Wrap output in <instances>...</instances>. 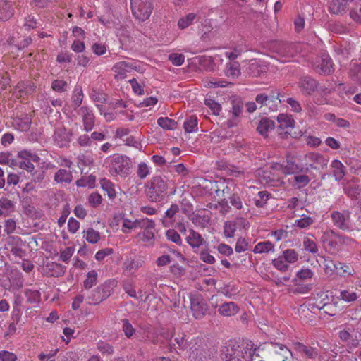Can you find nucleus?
<instances>
[{
  "label": "nucleus",
  "instance_id": "obj_1",
  "mask_svg": "<svg viewBox=\"0 0 361 361\" xmlns=\"http://www.w3.org/2000/svg\"><path fill=\"white\" fill-rule=\"evenodd\" d=\"M112 176L127 177L130 172L132 162L129 157L115 154L105 159L104 164Z\"/></svg>",
  "mask_w": 361,
  "mask_h": 361
},
{
  "label": "nucleus",
  "instance_id": "obj_2",
  "mask_svg": "<svg viewBox=\"0 0 361 361\" xmlns=\"http://www.w3.org/2000/svg\"><path fill=\"white\" fill-rule=\"evenodd\" d=\"M168 190V180L165 177L154 176L145 185V192L150 202H158L164 199Z\"/></svg>",
  "mask_w": 361,
  "mask_h": 361
},
{
  "label": "nucleus",
  "instance_id": "obj_3",
  "mask_svg": "<svg viewBox=\"0 0 361 361\" xmlns=\"http://www.w3.org/2000/svg\"><path fill=\"white\" fill-rule=\"evenodd\" d=\"M338 337L349 348L361 345V333L353 324L341 326L338 331Z\"/></svg>",
  "mask_w": 361,
  "mask_h": 361
},
{
  "label": "nucleus",
  "instance_id": "obj_4",
  "mask_svg": "<svg viewBox=\"0 0 361 361\" xmlns=\"http://www.w3.org/2000/svg\"><path fill=\"white\" fill-rule=\"evenodd\" d=\"M273 49L272 57L283 63L290 61L297 52L295 46L288 42L276 43Z\"/></svg>",
  "mask_w": 361,
  "mask_h": 361
},
{
  "label": "nucleus",
  "instance_id": "obj_5",
  "mask_svg": "<svg viewBox=\"0 0 361 361\" xmlns=\"http://www.w3.org/2000/svg\"><path fill=\"white\" fill-rule=\"evenodd\" d=\"M130 6L133 16L140 21L148 19L152 13L151 0H130Z\"/></svg>",
  "mask_w": 361,
  "mask_h": 361
},
{
  "label": "nucleus",
  "instance_id": "obj_6",
  "mask_svg": "<svg viewBox=\"0 0 361 361\" xmlns=\"http://www.w3.org/2000/svg\"><path fill=\"white\" fill-rule=\"evenodd\" d=\"M255 349H253L251 343H247L243 350H231L226 348L224 361H252Z\"/></svg>",
  "mask_w": 361,
  "mask_h": 361
},
{
  "label": "nucleus",
  "instance_id": "obj_7",
  "mask_svg": "<svg viewBox=\"0 0 361 361\" xmlns=\"http://www.w3.org/2000/svg\"><path fill=\"white\" fill-rule=\"evenodd\" d=\"M138 228L142 229L137 236L148 245H152L154 241L155 223L152 219L145 218L140 219Z\"/></svg>",
  "mask_w": 361,
  "mask_h": 361
},
{
  "label": "nucleus",
  "instance_id": "obj_8",
  "mask_svg": "<svg viewBox=\"0 0 361 361\" xmlns=\"http://www.w3.org/2000/svg\"><path fill=\"white\" fill-rule=\"evenodd\" d=\"M331 219L334 225L339 229L344 231H353L350 211H333L331 213Z\"/></svg>",
  "mask_w": 361,
  "mask_h": 361
},
{
  "label": "nucleus",
  "instance_id": "obj_9",
  "mask_svg": "<svg viewBox=\"0 0 361 361\" xmlns=\"http://www.w3.org/2000/svg\"><path fill=\"white\" fill-rule=\"evenodd\" d=\"M305 171H309L310 169L319 170L327 166L328 159L322 154L317 152H308L304 156Z\"/></svg>",
  "mask_w": 361,
  "mask_h": 361
},
{
  "label": "nucleus",
  "instance_id": "obj_10",
  "mask_svg": "<svg viewBox=\"0 0 361 361\" xmlns=\"http://www.w3.org/2000/svg\"><path fill=\"white\" fill-rule=\"evenodd\" d=\"M18 157L22 159L19 163V166L22 169H25L28 172H33L35 166L32 162H39V157L35 154L32 153L27 150H23L18 152Z\"/></svg>",
  "mask_w": 361,
  "mask_h": 361
},
{
  "label": "nucleus",
  "instance_id": "obj_11",
  "mask_svg": "<svg viewBox=\"0 0 361 361\" xmlns=\"http://www.w3.org/2000/svg\"><path fill=\"white\" fill-rule=\"evenodd\" d=\"M231 118L227 121L226 125L228 128H233L238 125L240 121V116L243 112V102L238 97L233 98L231 100Z\"/></svg>",
  "mask_w": 361,
  "mask_h": 361
},
{
  "label": "nucleus",
  "instance_id": "obj_12",
  "mask_svg": "<svg viewBox=\"0 0 361 361\" xmlns=\"http://www.w3.org/2000/svg\"><path fill=\"white\" fill-rule=\"evenodd\" d=\"M77 114L80 116L82 124L83 130L88 133L94 127L95 116L92 109L86 106H82L77 110Z\"/></svg>",
  "mask_w": 361,
  "mask_h": 361
},
{
  "label": "nucleus",
  "instance_id": "obj_13",
  "mask_svg": "<svg viewBox=\"0 0 361 361\" xmlns=\"http://www.w3.org/2000/svg\"><path fill=\"white\" fill-rule=\"evenodd\" d=\"M136 68L135 63L122 61L116 63L112 68V71L115 73L116 79H124L126 77L127 73Z\"/></svg>",
  "mask_w": 361,
  "mask_h": 361
},
{
  "label": "nucleus",
  "instance_id": "obj_14",
  "mask_svg": "<svg viewBox=\"0 0 361 361\" xmlns=\"http://www.w3.org/2000/svg\"><path fill=\"white\" fill-rule=\"evenodd\" d=\"M298 87L302 94L310 95L317 89L318 82L312 78L305 75L300 78Z\"/></svg>",
  "mask_w": 361,
  "mask_h": 361
},
{
  "label": "nucleus",
  "instance_id": "obj_15",
  "mask_svg": "<svg viewBox=\"0 0 361 361\" xmlns=\"http://www.w3.org/2000/svg\"><path fill=\"white\" fill-rule=\"evenodd\" d=\"M293 349L309 359H316L319 355V350L317 348L305 345L300 342H293Z\"/></svg>",
  "mask_w": 361,
  "mask_h": 361
},
{
  "label": "nucleus",
  "instance_id": "obj_16",
  "mask_svg": "<svg viewBox=\"0 0 361 361\" xmlns=\"http://www.w3.org/2000/svg\"><path fill=\"white\" fill-rule=\"evenodd\" d=\"M72 133L64 128H57L54 134L53 139L55 144L59 147H63L71 142Z\"/></svg>",
  "mask_w": 361,
  "mask_h": 361
},
{
  "label": "nucleus",
  "instance_id": "obj_17",
  "mask_svg": "<svg viewBox=\"0 0 361 361\" xmlns=\"http://www.w3.org/2000/svg\"><path fill=\"white\" fill-rule=\"evenodd\" d=\"M321 240L331 250L338 251L341 250L336 239V232L334 230L325 231L322 235Z\"/></svg>",
  "mask_w": 361,
  "mask_h": 361
},
{
  "label": "nucleus",
  "instance_id": "obj_18",
  "mask_svg": "<svg viewBox=\"0 0 361 361\" xmlns=\"http://www.w3.org/2000/svg\"><path fill=\"white\" fill-rule=\"evenodd\" d=\"M267 71V66L256 59L251 60L246 69L247 74L252 77H259Z\"/></svg>",
  "mask_w": 361,
  "mask_h": 361
},
{
  "label": "nucleus",
  "instance_id": "obj_19",
  "mask_svg": "<svg viewBox=\"0 0 361 361\" xmlns=\"http://www.w3.org/2000/svg\"><path fill=\"white\" fill-rule=\"evenodd\" d=\"M318 71L323 74H330L334 71L333 62L331 57L326 54H322L317 61Z\"/></svg>",
  "mask_w": 361,
  "mask_h": 361
},
{
  "label": "nucleus",
  "instance_id": "obj_20",
  "mask_svg": "<svg viewBox=\"0 0 361 361\" xmlns=\"http://www.w3.org/2000/svg\"><path fill=\"white\" fill-rule=\"evenodd\" d=\"M36 90V87L31 82H19L14 88V94L16 97H23L27 94H32Z\"/></svg>",
  "mask_w": 361,
  "mask_h": 361
},
{
  "label": "nucleus",
  "instance_id": "obj_21",
  "mask_svg": "<svg viewBox=\"0 0 361 361\" xmlns=\"http://www.w3.org/2000/svg\"><path fill=\"white\" fill-rule=\"evenodd\" d=\"M14 11L13 3L9 0H0V20L10 19Z\"/></svg>",
  "mask_w": 361,
  "mask_h": 361
},
{
  "label": "nucleus",
  "instance_id": "obj_22",
  "mask_svg": "<svg viewBox=\"0 0 361 361\" xmlns=\"http://www.w3.org/2000/svg\"><path fill=\"white\" fill-rule=\"evenodd\" d=\"M186 241L193 249L200 247L204 243V240L202 235L193 229H190L188 231Z\"/></svg>",
  "mask_w": 361,
  "mask_h": 361
},
{
  "label": "nucleus",
  "instance_id": "obj_23",
  "mask_svg": "<svg viewBox=\"0 0 361 361\" xmlns=\"http://www.w3.org/2000/svg\"><path fill=\"white\" fill-rule=\"evenodd\" d=\"M353 0H332L329 6V11L333 14H341L347 9L349 2Z\"/></svg>",
  "mask_w": 361,
  "mask_h": 361
},
{
  "label": "nucleus",
  "instance_id": "obj_24",
  "mask_svg": "<svg viewBox=\"0 0 361 361\" xmlns=\"http://www.w3.org/2000/svg\"><path fill=\"white\" fill-rule=\"evenodd\" d=\"M218 312L222 316L231 317L236 314L239 312V307L233 302H224L219 305Z\"/></svg>",
  "mask_w": 361,
  "mask_h": 361
},
{
  "label": "nucleus",
  "instance_id": "obj_25",
  "mask_svg": "<svg viewBox=\"0 0 361 361\" xmlns=\"http://www.w3.org/2000/svg\"><path fill=\"white\" fill-rule=\"evenodd\" d=\"M280 94L278 93L276 96L274 94L267 95L265 93H261L256 96V103L260 105V107L270 106L271 103H274L276 99H278L281 103V101L279 98Z\"/></svg>",
  "mask_w": 361,
  "mask_h": 361
},
{
  "label": "nucleus",
  "instance_id": "obj_26",
  "mask_svg": "<svg viewBox=\"0 0 361 361\" xmlns=\"http://www.w3.org/2000/svg\"><path fill=\"white\" fill-rule=\"evenodd\" d=\"M274 127L275 123L274 121L264 118L260 120L257 130L260 135L267 136L268 133L274 130Z\"/></svg>",
  "mask_w": 361,
  "mask_h": 361
},
{
  "label": "nucleus",
  "instance_id": "obj_27",
  "mask_svg": "<svg viewBox=\"0 0 361 361\" xmlns=\"http://www.w3.org/2000/svg\"><path fill=\"white\" fill-rule=\"evenodd\" d=\"M293 281L294 286L289 289V292L293 294H307L313 288L312 284L298 282L297 279H294Z\"/></svg>",
  "mask_w": 361,
  "mask_h": 361
},
{
  "label": "nucleus",
  "instance_id": "obj_28",
  "mask_svg": "<svg viewBox=\"0 0 361 361\" xmlns=\"http://www.w3.org/2000/svg\"><path fill=\"white\" fill-rule=\"evenodd\" d=\"M255 254H265L275 252L274 245L269 240L258 243L252 250Z\"/></svg>",
  "mask_w": 361,
  "mask_h": 361
},
{
  "label": "nucleus",
  "instance_id": "obj_29",
  "mask_svg": "<svg viewBox=\"0 0 361 361\" xmlns=\"http://www.w3.org/2000/svg\"><path fill=\"white\" fill-rule=\"evenodd\" d=\"M332 173L336 180H341L345 175V167L337 159L331 162Z\"/></svg>",
  "mask_w": 361,
  "mask_h": 361
},
{
  "label": "nucleus",
  "instance_id": "obj_30",
  "mask_svg": "<svg viewBox=\"0 0 361 361\" xmlns=\"http://www.w3.org/2000/svg\"><path fill=\"white\" fill-rule=\"evenodd\" d=\"M14 210L15 204L13 201L6 197L0 199V216H8Z\"/></svg>",
  "mask_w": 361,
  "mask_h": 361
},
{
  "label": "nucleus",
  "instance_id": "obj_31",
  "mask_svg": "<svg viewBox=\"0 0 361 361\" xmlns=\"http://www.w3.org/2000/svg\"><path fill=\"white\" fill-rule=\"evenodd\" d=\"M277 121L280 128H293L294 127L295 121L293 116L287 114H280L277 116Z\"/></svg>",
  "mask_w": 361,
  "mask_h": 361
},
{
  "label": "nucleus",
  "instance_id": "obj_32",
  "mask_svg": "<svg viewBox=\"0 0 361 361\" xmlns=\"http://www.w3.org/2000/svg\"><path fill=\"white\" fill-rule=\"evenodd\" d=\"M31 118L27 115H22L14 120V124L18 130L21 131H27L31 125Z\"/></svg>",
  "mask_w": 361,
  "mask_h": 361
},
{
  "label": "nucleus",
  "instance_id": "obj_33",
  "mask_svg": "<svg viewBox=\"0 0 361 361\" xmlns=\"http://www.w3.org/2000/svg\"><path fill=\"white\" fill-rule=\"evenodd\" d=\"M100 185L103 190H104L109 198L113 200L116 196V192L115 190V185L109 179L102 178L100 180Z\"/></svg>",
  "mask_w": 361,
  "mask_h": 361
},
{
  "label": "nucleus",
  "instance_id": "obj_34",
  "mask_svg": "<svg viewBox=\"0 0 361 361\" xmlns=\"http://www.w3.org/2000/svg\"><path fill=\"white\" fill-rule=\"evenodd\" d=\"M73 176L71 171L67 169H59L54 175V180L57 183H71Z\"/></svg>",
  "mask_w": 361,
  "mask_h": 361
},
{
  "label": "nucleus",
  "instance_id": "obj_35",
  "mask_svg": "<svg viewBox=\"0 0 361 361\" xmlns=\"http://www.w3.org/2000/svg\"><path fill=\"white\" fill-rule=\"evenodd\" d=\"M83 92L80 86H76L73 91L71 96V104L72 106L76 109L78 108L82 102Z\"/></svg>",
  "mask_w": 361,
  "mask_h": 361
},
{
  "label": "nucleus",
  "instance_id": "obj_36",
  "mask_svg": "<svg viewBox=\"0 0 361 361\" xmlns=\"http://www.w3.org/2000/svg\"><path fill=\"white\" fill-rule=\"evenodd\" d=\"M191 221L195 226L204 228L210 222V216L206 214H196L192 216Z\"/></svg>",
  "mask_w": 361,
  "mask_h": 361
},
{
  "label": "nucleus",
  "instance_id": "obj_37",
  "mask_svg": "<svg viewBox=\"0 0 361 361\" xmlns=\"http://www.w3.org/2000/svg\"><path fill=\"white\" fill-rule=\"evenodd\" d=\"M197 19V15L190 13L187 14L185 16L181 17L178 21V27L180 30H184L188 28L190 25H191Z\"/></svg>",
  "mask_w": 361,
  "mask_h": 361
},
{
  "label": "nucleus",
  "instance_id": "obj_38",
  "mask_svg": "<svg viewBox=\"0 0 361 361\" xmlns=\"http://www.w3.org/2000/svg\"><path fill=\"white\" fill-rule=\"evenodd\" d=\"M115 285L116 282L114 280H108L97 288L100 290L104 298L106 300L111 295Z\"/></svg>",
  "mask_w": 361,
  "mask_h": 361
},
{
  "label": "nucleus",
  "instance_id": "obj_39",
  "mask_svg": "<svg viewBox=\"0 0 361 361\" xmlns=\"http://www.w3.org/2000/svg\"><path fill=\"white\" fill-rule=\"evenodd\" d=\"M204 87L207 88L225 87L231 83L219 78H210L204 80Z\"/></svg>",
  "mask_w": 361,
  "mask_h": 361
},
{
  "label": "nucleus",
  "instance_id": "obj_40",
  "mask_svg": "<svg viewBox=\"0 0 361 361\" xmlns=\"http://www.w3.org/2000/svg\"><path fill=\"white\" fill-rule=\"evenodd\" d=\"M197 123V118L195 116H189L183 124L185 131L188 133L197 132L198 130Z\"/></svg>",
  "mask_w": 361,
  "mask_h": 361
},
{
  "label": "nucleus",
  "instance_id": "obj_41",
  "mask_svg": "<svg viewBox=\"0 0 361 361\" xmlns=\"http://www.w3.org/2000/svg\"><path fill=\"white\" fill-rule=\"evenodd\" d=\"M303 250L311 254L316 255L319 252L317 243L309 237H305L302 241Z\"/></svg>",
  "mask_w": 361,
  "mask_h": 361
},
{
  "label": "nucleus",
  "instance_id": "obj_42",
  "mask_svg": "<svg viewBox=\"0 0 361 361\" xmlns=\"http://www.w3.org/2000/svg\"><path fill=\"white\" fill-rule=\"evenodd\" d=\"M179 212V207L176 204H172L169 209H168L164 214L163 224L165 226H169V223L172 222V220L176 213Z\"/></svg>",
  "mask_w": 361,
  "mask_h": 361
},
{
  "label": "nucleus",
  "instance_id": "obj_43",
  "mask_svg": "<svg viewBox=\"0 0 361 361\" xmlns=\"http://www.w3.org/2000/svg\"><path fill=\"white\" fill-rule=\"evenodd\" d=\"M105 299L102 295L100 290L98 288H95L92 291H91L90 294L87 297V302L89 305H98L102 302Z\"/></svg>",
  "mask_w": 361,
  "mask_h": 361
},
{
  "label": "nucleus",
  "instance_id": "obj_44",
  "mask_svg": "<svg viewBox=\"0 0 361 361\" xmlns=\"http://www.w3.org/2000/svg\"><path fill=\"white\" fill-rule=\"evenodd\" d=\"M158 125L164 130H173L177 128V123L168 117H160L157 120Z\"/></svg>",
  "mask_w": 361,
  "mask_h": 361
},
{
  "label": "nucleus",
  "instance_id": "obj_45",
  "mask_svg": "<svg viewBox=\"0 0 361 361\" xmlns=\"http://www.w3.org/2000/svg\"><path fill=\"white\" fill-rule=\"evenodd\" d=\"M191 310L196 319H202L205 314L206 308L204 304H200L195 300L191 301Z\"/></svg>",
  "mask_w": 361,
  "mask_h": 361
},
{
  "label": "nucleus",
  "instance_id": "obj_46",
  "mask_svg": "<svg viewBox=\"0 0 361 361\" xmlns=\"http://www.w3.org/2000/svg\"><path fill=\"white\" fill-rule=\"evenodd\" d=\"M248 49L245 44H240L234 47L232 51H226L225 53V56L230 60H234L242 53L245 52Z\"/></svg>",
  "mask_w": 361,
  "mask_h": 361
},
{
  "label": "nucleus",
  "instance_id": "obj_47",
  "mask_svg": "<svg viewBox=\"0 0 361 361\" xmlns=\"http://www.w3.org/2000/svg\"><path fill=\"white\" fill-rule=\"evenodd\" d=\"M83 237L88 243L95 244L100 240V233L92 228H89L84 231Z\"/></svg>",
  "mask_w": 361,
  "mask_h": 361
},
{
  "label": "nucleus",
  "instance_id": "obj_48",
  "mask_svg": "<svg viewBox=\"0 0 361 361\" xmlns=\"http://www.w3.org/2000/svg\"><path fill=\"white\" fill-rule=\"evenodd\" d=\"M271 264L275 269L281 272H286L289 269V265L283 257L279 256L277 258L272 259Z\"/></svg>",
  "mask_w": 361,
  "mask_h": 361
},
{
  "label": "nucleus",
  "instance_id": "obj_49",
  "mask_svg": "<svg viewBox=\"0 0 361 361\" xmlns=\"http://www.w3.org/2000/svg\"><path fill=\"white\" fill-rule=\"evenodd\" d=\"M97 272L95 270L90 271L83 282V286L85 289H90L97 282Z\"/></svg>",
  "mask_w": 361,
  "mask_h": 361
},
{
  "label": "nucleus",
  "instance_id": "obj_50",
  "mask_svg": "<svg viewBox=\"0 0 361 361\" xmlns=\"http://www.w3.org/2000/svg\"><path fill=\"white\" fill-rule=\"evenodd\" d=\"M142 267V262L135 259H126L123 263V271L126 272L131 273L137 271Z\"/></svg>",
  "mask_w": 361,
  "mask_h": 361
},
{
  "label": "nucleus",
  "instance_id": "obj_51",
  "mask_svg": "<svg viewBox=\"0 0 361 361\" xmlns=\"http://www.w3.org/2000/svg\"><path fill=\"white\" fill-rule=\"evenodd\" d=\"M314 221V218L306 214H302L299 219L295 221V225L300 228H307L313 224Z\"/></svg>",
  "mask_w": 361,
  "mask_h": 361
},
{
  "label": "nucleus",
  "instance_id": "obj_52",
  "mask_svg": "<svg viewBox=\"0 0 361 361\" xmlns=\"http://www.w3.org/2000/svg\"><path fill=\"white\" fill-rule=\"evenodd\" d=\"M339 267L337 266V274L341 277H348L349 276H353L355 273L354 269L345 264L339 263Z\"/></svg>",
  "mask_w": 361,
  "mask_h": 361
},
{
  "label": "nucleus",
  "instance_id": "obj_53",
  "mask_svg": "<svg viewBox=\"0 0 361 361\" xmlns=\"http://www.w3.org/2000/svg\"><path fill=\"white\" fill-rule=\"evenodd\" d=\"M138 222H140V219L131 221L129 219L123 218L122 222V232L123 233H129L131 230L138 228Z\"/></svg>",
  "mask_w": 361,
  "mask_h": 361
},
{
  "label": "nucleus",
  "instance_id": "obj_54",
  "mask_svg": "<svg viewBox=\"0 0 361 361\" xmlns=\"http://www.w3.org/2000/svg\"><path fill=\"white\" fill-rule=\"evenodd\" d=\"M339 298L347 302H351L355 301L358 296L355 291L351 289H346L340 292Z\"/></svg>",
  "mask_w": 361,
  "mask_h": 361
},
{
  "label": "nucleus",
  "instance_id": "obj_55",
  "mask_svg": "<svg viewBox=\"0 0 361 361\" xmlns=\"http://www.w3.org/2000/svg\"><path fill=\"white\" fill-rule=\"evenodd\" d=\"M204 104L212 111L214 115H219L221 111V105L210 97L204 99Z\"/></svg>",
  "mask_w": 361,
  "mask_h": 361
},
{
  "label": "nucleus",
  "instance_id": "obj_56",
  "mask_svg": "<svg viewBox=\"0 0 361 361\" xmlns=\"http://www.w3.org/2000/svg\"><path fill=\"white\" fill-rule=\"evenodd\" d=\"M282 256L288 264L296 262L299 259V255L294 249H287L283 250Z\"/></svg>",
  "mask_w": 361,
  "mask_h": 361
},
{
  "label": "nucleus",
  "instance_id": "obj_57",
  "mask_svg": "<svg viewBox=\"0 0 361 361\" xmlns=\"http://www.w3.org/2000/svg\"><path fill=\"white\" fill-rule=\"evenodd\" d=\"M226 74L232 78H238L240 74L239 64L237 62L228 63L226 66Z\"/></svg>",
  "mask_w": 361,
  "mask_h": 361
},
{
  "label": "nucleus",
  "instance_id": "obj_58",
  "mask_svg": "<svg viewBox=\"0 0 361 361\" xmlns=\"http://www.w3.org/2000/svg\"><path fill=\"white\" fill-rule=\"evenodd\" d=\"M236 231V224L232 221H228L224 225V235L226 238H233Z\"/></svg>",
  "mask_w": 361,
  "mask_h": 361
},
{
  "label": "nucleus",
  "instance_id": "obj_59",
  "mask_svg": "<svg viewBox=\"0 0 361 361\" xmlns=\"http://www.w3.org/2000/svg\"><path fill=\"white\" fill-rule=\"evenodd\" d=\"M285 169V176L293 174L299 171H303L304 169L302 167H300L298 164L295 163L293 160L288 159L286 165H284Z\"/></svg>",
  "mask_w": 361,
  "mask_h": 361
},
{
  "label": "nucleus",
  "instance_id": "obj_60",
  "mask_svg": "<svg viewBox=\"0 0 361 361\" xmlns=\"http://www.w3.org/2000/svg\"><path fill=\"white\" fill-rule=\"evenodd\" d=\"M188 359L189 361H205L206 357L202 350L195 348L190 349Z\"/></svg>",
  "mask_w": 361,
  "mask_h": 361
},
{
  "label": "nucleus",
  "instance_id": "obj_61",
  "mask_svg": "<svg viewBox=\"0 0 361 361\" xmlns=\"http://www.w3.org/2000/svg\"><path fill=\"white\" fill-rule=\"evenodd\" d=\"M218 291L224 296L231 298L233 295L236 294L237 288L234 286L228 283L221 286Z\"/></svg>",
  "mask_w": 361,
  "mask_h": 361
},
{
  "label": "nucleus",
  "instance_id": "obj_62",
  "mask_svg": "<svg viewBox=\"0 0 361 361\" xmlns=\"http://www.w3.org/2000/svg\"><path fill=\"white\" fill-rule=\"evenodd\" d=\"M51 88L57 92H66L69 87L66 81L62 80H55L52 82Z\"/></svg>",
  "mask_w": 361,
  "mask_h": 361
},
{
  "label": "nucleus",
  "instance_id": "obj_63",
  "mask_svg": "<svg viewBox=\"0 0 361 361\" xmlns=\"http://www.w3.org/2000/svg\"><path fill=\"white\" fill-rule=\"evenodd\" d=\"M25 295L27 301L30 304L37 302L40 300V293L37 290L27 289L25 291Z\"/></svg>",
  "mask_w": 361,
  "mask_h": 361
},
{
  "label": "nucleus",
  "instance_id": "obj_64",
  "mask_svg": "<svg viewBox=\"0 0 361 361\" xmlns=\"http://www.w3.org/2000/svg\"><path fill=\"white\" fill-rule=\"evenodd\" d=\"M324 270L326 274L331 275L337 269V265L330 258H324Z\"/></svg>",
  "mask_w": 361,
  "mask_h": 361
}]
</instances>
